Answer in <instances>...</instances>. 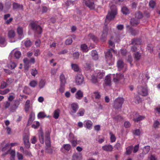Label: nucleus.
I'll return each mask as SVG.
<instances>
[{
  "label": "nucleus",
  "instance_id": "nucleus-1",
  "mask_svg": "<svg viewBox=\"0 0 160 160\" xmlns=\"http://www.w3.org/2000/svg\"><path fill=\"white\" fill-rule=\"evenodd\" d=\"M110 11H109L106 16L105 22L107 21H110L113 19L117 13V9L116 6L113 5L110 7Z\"/></svg>",
  "mask_w": 160,
  "mask_h": 160
},
{
  "label": "nucleus",
  "instance_id": "nucleus-2",
  "mask_svg": "<svg viewBox=\"0 0 160 160\" xmlns=\"http://www.w3.org/2000/svg\"><path fill=\"white\" fill-rule=\"evenodd\" d=\"M105 59L107 63L109 65L113 64L114 62V59L112 57V55L110 50L108 51L105 53Z\"/></svg>",
  "mask_w": 160,
  "mask_h": 160
},
{
  "label": "nucleus",
  "instance_id": "nucleus-3",
  "mask_svg": "<svg viewBox=\"0 0 160 160\" xmlns=\"http://www.w3.org/2000/svg\"><path fill=\"white\" fill-rule=\"evenodd\" d=\"M124 99L122 98H118L114 101L113 107L116 109H118L122 107L124 102Z\"/></svg>",
  "mask_w": 160,
  "mask_h": 160
},
{
  "label": "nucleus",
  "instance_id": "nucleus-4",
  "mask_svg": "<svg viewBox=\"0 0 160 160\" xmlns=\"http://www.w3.org/2000/svg\"><path fill=\"white\" fill-rule=\"evenodd\" d=\"M113 76V81L116 84L119 83L121 80L124 79V76L122 73L114 74Z\"/></svg>",
  "mask_w": 160,
  "mask_h": 160
},
{
  "label": "nucleus",
  "instance_id": "nucleus-5",
  "mask_svg": "<svg viewBox=\"0 0 160 160\" xmlns=\"http://www.w3.org/2000/svg\"><path fill=\"white\" fill-rule=\"evenodd\" d=\"M23 62L24 63V68L25 70L28 71L29 68L31 66L30 63H34L35 62V59L33 58H32L30 61H29L27 58H25L23 60Z\"/></svg>",
  "mask_w": 160,
  "mask_h": 160
},
{
  "label": "nucleus",
  "instance_id": "nucleus-6",
  "mask_svg": "<svg viewBox=\"0 0 160 160\" xmlns=\"http://www.w3.org/2000/svg\"><path fill=\"white\" fill-rule=\"evenodd\" d=\"M138 92L142 96H146L148 94V91L146 87L139 86L138 87Z\"/></svg>",
  "mask_w": 160,
  "mask_h": 160
},
{
  "label": "nucleus",
  "instance_id": "nucleus-7",
  "mask_svg": "<svg viewBox=\"0 0 160 160\" xmlns=\"http://www.w3.org/2000/svg\"><path fill=\"white\" fill-rule=\"evenodd\" d=\"M30 26L33 30H35L37 33L40 34L42 33V29L41 27L37 25L35 22H32Z\"/></svg>",
  "mask_w": 160,
  "mask_h": 160
},
{
  "label": "nucleus",
  "instance_id": "nucleus-8",
  "mask_svg": "<svg viewBox=\"0 0 160 160\" xmlns=\"http://www.w3.org/2000/svg\"><path fill=\"white\" fill-rule=\"evenodd\" d=\"M117 66L119 70H122L123 71H125L127 68V66L123 63L122 61L119 60L117 63Z\"/></svg>",
  "mask_w": 160,
  "mask_h": 160
},
{
  "label": "nucleus",
  "instance_id": "nucleus-9",
  "mask_svg": "<svg viewBox=\"0 0 160 160\" xmlns=\"http://www.w3.org/2000/svg\"><path fill=\"white\" fill-rule=\"evenodd\" d=\"M84 78L81 74H78L76 76L75 82L77 85H80L82 84L84 82Z\"/></svg>",
  "mask_w": 160,
  "mask_h": 160
},
{
  "label": "nucleus",
  "instance_id": "nucleus-10",
  "mask_svg": "<svg viewBox=\"0 0 160 160\" xmlns=\"http://www.w3.org/2000/svg\"><path fill=\"white\" fill-rule=\"evenodd\" d=\"M132 44L133 45H138L141 44V42L140 40L138 39H134L132 41ZM137 48L134 45L131 48V50L133 52H135L136 51Z\"/></svg>",
  "mask_w": 160,
  "mask_h": 160
},
{
  "label": "nucleus",
  "instance_id": "nucleus-11",
  "mask_svg": "<svg viewBox=\"0 0 160 160\" xmlns=\"http://www.w3.org/2000/svg\"><path fill=\"white\" fill-rule=\"evenodd\" d=\"M70 106L71 107L72 110L70 112V114L72 115H73L77 112L78 108V106L77 103H72L71 104Z\"/></svg>",
  "mask_w": 160,
  "mask_h": 160
},
{
  "label": "nucleus",
  "instance_id": "nucleus-12",
  "mask_svg": "<svg viewBox=\"0 0 160 160\" xmlns=\"http://www.w3.org/2000/svg\"><path fill=\"white\" fill-rule=\"evenodd\" d=\"M84 127L87 129L90 130L93 125L92 122L90 120H87L84 122Z\"/></svg>",
  "mask_w": 160,
  "mask_h": 160
},
{
  "label": "nucleus",
  "instance_id": "nucleus-13",
  "mask_svg": "<svg viewBox=\"0 0 160 160\" xmlns=\"http://www.w3.org/2000/svg\"><path fill=\"white\" fill-rule=\"evenodd\" d=\"M92 0H85V4L90 9H93L95 8V5L92 2Z\"/></svg>",
  "mask_w": 160,
  "mask_h": 160
},
{
  "label": "nucleus",
  "instance_id": "nucleus-14",
  "mask_svg": "<svg viewBox=\"0 0 160 160\" xmlns=\"http://www.w3.org/2000/svg\"><path fill=\"white\" fill-rule=\"evenodd\" d=\"M23 141L25 147L29 148L30 147V143L29 142V138L28 135H25L23 137Z\"/></svg>",
  "mask_w": 160,
  "mask_h": 160
},
{
  "label": "nucleus",
  "instance_id": "nucleus-15",
  "mask_svg": "<svg viewBox=\"0 0 160 160\" xmlns=\"http://www.w3.org/2000/svg\"><path fill=\"white\" fill-rule=\"evenodd\" d=\"M11 54L13 55L17 59L20 58L21 55V52L15 49L13 50L12 51Z\"/></svg>",
  "mask_w": 160,
  "mask_h": 160
},
{
  "label": "nucleus",
  "instance_id": "nucleus-16",
  "mask_svg": "<svg viewBox=\"0 0 160 160\" xmlns=\"http://www.w3.org/2000/svg\"><path fill=\"white\" fill-rule=\"evenodd\" d=\"M145 118L144 116H141L136 113L135 114L133 118V121L135 122H138L143 120Z\"/></svg>",
  "mask_w": 160,
  "mask_h": 160
},
{
  "label": "nucleus",
  "instance_id": "nucleus-17",
  "mask_svg": "<svg viewBox=\"0 0 160 160\" xmlns=\"http://www.w3.org/2000/svg\"><path fill=\"white\" fill-rule=\"evenodd\" d=\"M35 119V114L33 112H31L30 113L27 125L29 126L33 123V121Z\"/></svg>",
  "mask_w": 160,
  "mask_h": 160
},
{
  "label": "nucleus",
  "instance_id": "nucleus-18",
  "mask_svg": "<svg viewBox=\"0 0 160 160\" xmlns=\"http://www.w3.org/2000/svg\"><path fill=\"white\" fill-rule=\"evenodd\" d=\"M119 39L118 37L117 38L115 39L114 37H112L108 41V44L109 46L112 47H114L115 45L113 42V41H114L115 42H118L119 41Z\"/></svg>",
  "mask_w": 160,
  "mask_h": 160
},
{
  "label": "nucleus",
  "instance_id": "nucleus-19",
  "mask_svg": "<svg viewBox=\"0 0 160 160\" xmlns=\"http://www.w3.org/2000/svg\"><path fill=\"white\" fill-rule=\"evenodd\" d=\"M102 149L107 152H111L113 149V147L111 145H106L102 147Z\"/></svg>",
  "mask_w": 160,
  "mask_h": 160
},
{
  "label": "nucleus",
  "instance_id": "nucleus-20",
  "mask_svg": "<svg viewBox=\"0 0 160 160\" xmlns=\"http://www.w3.org/2000/svg\"><path fill=\"white\" fill-rule=\"evenodd\" d=\"M97 76L99 79H102L104 75V72L102 70H97L96 71Z\"/></svg>",
  "mask_w": 160,
  "mask_h": 160
},
{
  "label": "nucleus",
  "instance_id": "nucleus-21",
  "mask_svg": "<svg viewBox=\"0 0 160 160\" xmlns=\"http://www.w3.org/2000/svg\"><path fill=\"white\" fill-rule=\"evenodd\" d=\"M76 98L78 100H80L83 97V93L80 90L77 91L75 94Z\"/></svg>",
  "mask_w": 160,
  "mask_h": 160
},
{
  "label": "nucleus",
  "instance_id": "nucleus-22",
  "mask_svg": "<svg viewBox=\"0 0 160 160\" xmlns=\"http://www.w3.org/2000/svg\"><path fill=\"white\" fill-rule=\"evenodd\" d=\"M17 65V63L15 62L11 61L7 64L8 68L10 69H13L15 68Z\"/></svg>",
  "mask_w": 160,
  "mask_h": 160
},
{
  "label": "nucleus",
  "instance_id": "nucleus-23",
  "mask_svg": "<svg viewBox=\"0 0 160 160\" xmlns=\"http://www.w3.org/2000/svg\"><path fill=\"white\" fill-rule=\"evenodd\" d=\"M110 75L107 76L105 78V85L106 86H110L111 84V78L110 76Z\"/></svg>",
  "mask_w": 160,
  "mask_h": 160
},
{
  "label": "nucleus",
  "instance_id": "nucleus-24",
  "mask_svg": "<svg viewBox=\"0 0 160 160\" xmlns=\"http://www.w3.org/2000/svg\"><path fill=\"white\" fill-rule=\"evenodd\" d=\"M108 32V29L107 28L104 29L103 30L101 38V39L102 41H104L105 40L107 35Z\"/></svg>",
  "mask_w": 160,
  "mask_h": 160
},
{
  "label": "nucleus",
  "instance_id": "nucleus-25",
  "mask_svg": "<svg viewBox=\"0 0 160 160\" xmlns=\"http://www.w3.org/2000/svg\"><path fill=\"white\" fill-rule=\"evenodd\" d=\"M15 33L14 30L11 29L8 30V36L9 38H13L15 36Z\"/></svg>",
  "mask_w": 160,
  "mask_h": 160
},
{
  "label": "nucleus",
  "instance_id": "nucleus-26",
  "mask_svg": "<svg viewBox=\"0 0 160 160\" xmlns=\"http://www.w3.org/2000/svg\"><path fill=\"white\" fill-rule=\"evenodd\" d=\"M82 158V155L80 153H76L72 157V160H81Z\"/></svg>",
  "mask_w": 160,
  "mask_h": 160
},
{
  "label": "nucleus",
  "instance_id": "nucleus-27",
  "mask_svg": "<svg viewBox=\"0 0 160 160\" xmlns=\"http://www.w3.org/2000/svg\"><path fill=\"white\" fill-rule=\"evenodd\" d=\"M9 147L7 143L6 144L5 146L2 149V151L5 152L4 154H7L10 153V149L9 148L8 149V148Z\"/></svg>",
  "mask_w": 160,
  "mask_h": 160
},
{
  "label": "nucleus",
  "instance_id": "nucleus-28",
  "mask_svg": "<svg viewBox=\"0 0 160 160\" xmlns=\"http://www.w3.org/2000/svg\"><path fill=\"white\" fill-rule=\"evenodd\" d=\"M45 143L47 147H50L51 143L50 140L49 136L48 134L45 136Z\"/></svg>",
  "mask_w": 160,
  "mask_h": 160
},
{
  "label": "nucleus",
  "instance_id": "nucleus-29",
  "mask_svg": "<svg viewBox=\"0 0 160 160\" xmlns=\"http://www.w3.org/2000/svg\"><path fill=\"white\" fill-rule=\"evenodd\" d=\"M38 137L40 142L43 143L44 142V137L42 131H40L39 133Z\"/></svg>",
  "mask_w": 160,
  "mask_h": 160
},
{
  "label": "nucleus",
  "instance_id": "nucleus-30",
  "mask_svg": "<svg viewBox=\"0 0 160 160\" xmlns=\"http://www.w3.org/2000/svg\"><path fill=\"white\" fill-rule=\"evenodd\" d=\"M91 55L93 58L95 60H97L98 56L97 51L95 50H93L91 52Z\"/></svg>",
  "mask_w": 160,
  "mask_h": 160
},
{
  "label": "nucleus",
  "instance_id": "nucleus-31",
  "mask_svg": "<svg viewBox=\"0 0 160 160\" xmlns=\"http://www.w3.org/2000/svg\"><path fill=\"white\" fill-rule=\"evenodd\" d=\"M38 118H43L45 117L50 118V116H47L44 112H39L38 115Z\"/></svg>",
  "mask_w": 160,
  "mask_h": 160
},
{
  "label": "nucleus",
  "instance_id": "nucleus-32",
  "mask_svg": "<svg viewBox=\"0 0 160 160\" xmlns=\"http://www.w3.org/2000/svg\"><path fill=\"white\" fill-rule=\"evenodd\" d=\"M60 113V110L59 109H58L55 110L53 112V117L55 119H58Z\"/></svg>",
  "mask_w": 160,
  "mask_h": 160
},
{
  "label": "nucleus",
  "instance_id": "nucleus-33",
  "mask_svg": "<svg viewBox=\"0 0 160 160\" xmlns=\"http://www.w3.org/2000/svg\"><path fill=\"white\" fill-rule=\"evenodd\" d=\"M17 32L19 36H21L23 38L24 37L23 33L22 28L20 26L18 27L17 29Z\"/></svg>",
  "mask_w": 160,
  "mask_h": 160
},
{
  "label": "nucleus",
  "instance_id": "nucleus-34",
  "mask_svg": "<svg viewBox=\"0 0 160 160\" xmlns=\"http://www.w3.org/2000/svg\"><path fill=\"white\" fill-rule=\"evenodd\" d=\"M71 67L72 69L75 72H78L79 71L80 69L78 64H72Z\"/></svg>",
  "mask_w": 160,
  "mask_h": 160
},
{
  "label": "nucleus",
  "instance_id": "nucleus-35",
  "mask_svg": "<svg viewBox=\"0 0 160 160\" xmlns=\"http://www.w3.org/2000/svg\"><path fill=\"white\" fill-rule=\"evenodd\" d=\"M134 57L135 60L137 61L139 60L141 57V53L139 52H137L134 53Z\"/></svg>",
  "mask_w": 160,
  "mask_h": 160
},
{
  "label": "nucleus",
  "instance_id": "nucleus-36",
  "mask_svg": "<svg viewBox=\"0 0 160 160\" xmlns=\"http://www.w3.org/2000/svg\"><path fill=\"white\" fill-rule=\"evenodd\" d=\"M81 50L84 52H87L89 50L87 46L85 44H82L81 46Z\"/></svg>",
  "mask_w": 160,
  "mask_h": 160
},
{
  "label": "nucleus",
  "instance_id": "nucleus-37",
  "mask_svg": "<svg viewBox=\"0 0 160 160\" xmlns=\"http://www.w3.org/2000/svg\"><path fill=\"white\" fill-rule=\"evenodd\" d=\"M150 150V147L148 146H145L143 149L142 153L146 154L148 153Z\"/></svg>",
  "mask_w": 160,
  "mask_h": 160
},
{
  "label": "nucleus",
  "instance_id": "nucleus-38",
  "mask_svg": "<svg viewBox=\"0 0 160 160\" xmlns=\"http://www.w3.org/2000/svg\"><path fill=\"white\" fill-rule=\"evenodd\" d=\"M131 24L133 26H135L137 25L139 22V21L138 20H136L134 18H132L131 19Z\"/></svg>",
  "mask_w": 160,
  "mask_h": 160
},
{
  "label": "nucleus",
  "instance_id": "nucleus-39",
  "mask_svg": "<svg viewBox=\"0 0 160 160\" xmlns=\"http://www.w3.org/2000/svg\"><path fill=\"white\" fill-rule=\"evenodd\" d=\"M110 141L111 142H115L116 140V138L115 135L111 132L109 133Z\"/></svg>",
  "mask_w": 160,
  "mask_h": 160
},
{
  "label": "nucleus",
  "instance_id": "nucleus-40",
  "mask_svg": "<svg viewBox=\"0 0 160 160\" xmlns=\"http://www.w3.org/2000/svg\"><path fill=\"white\" fill-rule=\"evenodd\" d=\"M60 80L61 82V84H65L66 82V79L64 75L62 74L60 76Z\"/></svg>",
  "mask_w": 160,
  "mask_h": 160
},
{
  "label": "nucleus",
  "instance_id": "nucleus-41",
  "mask_svg": "<svg viewBox=\"0 0 160 160\" xmlns=\"http://www.w3.org/2000/svg\"><path fill=\"white\" fill-rule=\"evenodd\" d=\"M39 122L38 121H34L32 125V127L34 129L37 128L39 126Z\"/></svg>",
  "mask_w": 160,
  "mask_h": 160
},
{
  "label": "nucleus",
  "instance_id": "nucleus-42",
  "mask_svg": "<svg viewBox=\"0 0 160 160\" xmlns=\"http://www.w3.org/2000/svg\"><path fill=\"white\" fill-rule=\"evenodd\" d=\"M71 146L69 144H66L63 145V147L61 148V150L63 148L67 151H69L71 149Z\"/></svg>",
  "mask_w": 160,
  "mask_h": 160
},
{
  "label": "nucleus",
  "instance_id": "nucleus-43",
  "mask_svg": "<svg viewBox=\"0 0 160 160\" xmlns=\"http://www.w3.org/2000/svg\"><path fill=\"white\" fill-rule=\"evenodd\" d=\"M80 142V141H77L75 139L72 140V141H70V142L71 143L73 147L76 146L77 144H79Z\"/></svg>",
  "mask_w": 160,
  "mask_h": 160
},
{
  "label": "nucleus",
  "instance_id": "nucleus-44",
  "mask_svg": "<svg viewBox=\"0 0 160 160\" xmlns=\"http://www.w3.org/2000/svg\"><path fill=\"white\" fill-rule=\"evenodd\" d=\"M122 11L123 14H127L129 13V10L126 7H123L122 9Z\"/></svg>",
  "mask_w": 160,
  "mask_h": 160
},
{
  "label": "nucleus",
  "instance_id": "nucleus-45",
  "mask_svg": "<svg viewBox=\"0 0 160 160\" xmlns=\"http://www.w3.org/2000/svg\"><path fill=\"white\" fill-rule=\"evenodd\" d=\"M46 82L44 80H42L39 83V87L40 88H42L45 85Z\"/></svg>",
  "mask_w": 160,
  "mask_h": 160
},
{
  "label": "nucleus",
  "instance_id": "nucleus-46",
  "mask_svg": "<svg viewBox=\"0 0 160 160\" xmlns=\"http://www.w3.org/2000/svg\"><path fill=\"white\" fill-rule=\"evenodd\" d=\"M160 124L159 121L157 120L154 121L153 124V127L156 129L158 128L159 127Z\"/></svg>",
  "mask_w": 160,
  "mask_h": 160
},
{
  "label": "nucleus",
  "instance_id": "nucleus-47",
  "mask_svg": "<svg viewBox=\"0 0 160 160\" xmlns=\"http://www.w3.org/2000/svg\"><path fill=\"white\" fill-rule=\"evenodd\" d=\"M13 8L14 9H17L19 8H22V6L21 5H20L16 3H14L13 4Z\"/></svg>",
  "mask_w": 160,
  "mask_h": 160
},
{
  "label": "nucleus",
  "instance_id": "nucleus-48",
  "mask_svg": "<svg viewBox=\"0 0 160 160\" xmlns=\"http://www.w3.org/2000/svg\"><path fill=\"white\" fill-rule=\"evenodd\" d=\"M37 81L33 80L31 81L29 83L30 86L31 87L33 88L35 87L37 85Z\"/></svg>",
  "mask_w": 160,
  "mask_h": 160
},
{
  "label": "nucleus",
  "instance_id": "nucleus-49",
  "mask_svg": "<svg viewBox=\"0 0 160 160\" xmlns=\"http://www.w3.org/2000/svg\"><path fill=\"white\" fill-rule=\"evenodd\" d=\"M11 155L10 160H15L14 158L15 156V150H11L10 151V154Z\"/></svg>",
  "mask_w": 160,
  "mask_h": 160
},
{
  "label": "nucleus",
  "instance_id": "nucleus-50",
  "mask_svg": "<svg viewBox=\"0 0 160 160\" xmlns=\"http://www.w3.org/2000/svg\"><path fill=\"white\" fill-rule=\"evenodd\" d=\"M88 37L92 39L93 41L96 42L98 41L97 38L94 35L92 34H90L88 35Z\"/></svg>",
  "mask_w": 160,
  "mask_h": 160
},
{
  "label": "nucleus",
  "instance_id": "nucleus-51",
  "mask_svg": "<svg viewBox=\"0 0 160 160\" xmlns=\"http://www.w3.org/2000/svg\"><path fill=\"white\" fill-rule=\"evenodd\" d=\"M133 134L136 136H139L141 133V132L140 129H137L135 130L133 132Z\"/></svg>",
  "mask_w": 160,
  "mask_h": 160
},
{
  "label": "nucleus",
  "instance_id": "nucleus-52",
  "mask_svg": "<svg viewBox=\"0 0 160 160\" xmlns=\"http://www.w3.org/2000/svg\"><path fill=\"white\" fill-rule=\"evenodd\" d=\"M85 111L84 109H80L79 110L78 112L77 113L78 116H82L84 115Z\"/></svg>",
  "mask_w": 160,
  "mask_h": 160
},
{
  "label": "nucleus",
  "instance_id": "nucleus-53",
  "mask_svg": "<svg viewBox=\"0 0 160 160\" xmlns=\"http://www.w3.org/2000/svg\"><path fill=\"white\" fill-rule=\"evenodd\" d=\"M130 27L129 26H127V29L128 30V31H129L131 33V34L133 35H136V31L135 30H130L129 29Z\"/></svg>",
  "mask_w": 160,
  "mask_h": 160
},
{
  "label": "nucleus",
  "instance_id": "nucleus-54",
  "mask_svg": "<svg viewBox=\"0 0 160 160\" xmlns=\"http://www.w3.org/2000/svg\"><path fill=\"white\" fill-rule=\"evenodd\" d=\"M156 4V3L155 1L153 0H151L150 1L149 3V5L150 7L152 8H153Z\"/></svg>",
  "mask_w": 160,
  "mask_h": 160
},
{
  "label": "nucleus",
  "instance_id": "nucleus-55",
  "mask_svg": "<svg viewBox=\"0 0 160 160\" xmlns=\"http://www.w3.org/2000/svg\"><path fill=\"white\" fill-rule=\"evenodd\" d=\"M7 144L8 145V146L9 147L8 148V149L9 148H10L11 149V148L12 147H13L14 146H16L18 145V143L17 142H14V143H7Z\"/></svg>",
  "mask_w": 160,
  "mask_h": 160
},
{
  "label": "nucleus",
  "instance_id": "nucleus-56",
  "mask_svg": "<svg viewBox=\"0 0 160 160\" xmlns=\"http://www.w3.org/2000/svg\"><path fill=\"white\" fill-rule=\"evenodd\" d=\"M38 73L37 70L35 69H32L31 71V74L33 76H35Z\"/></svg>",
  "mask_w": 160,
  "mask_h": 160
},
{
  "label": "nucleus",
  "instance_id": "nucleus-57",
  "mask_svg": "<svg viewBox=\"0 0 160 160\" xmlns=\"http://www.w3.org/2000/svg\"><path fill=\"white\" fill-rule=\"evenodd\" d=\"M19 104V103H18L17 105L16 104L12 105L11 108V111L12 112L14 111L17 108Z\"/></svg>",
  "mask_w": 160,
  "mask_h": 160
},
{
  "label": "nucleus",
  "instance_id": "nucleus-58",
  "mask_svg": "<svg viewBox=\"0 0 160 160\" xmlns=\"http://www.w3.org/2000/svg\"><path fill=\"white\" fill-rule=\"evenodd\" d=\"M91 81L92 83H96L98 82L97 78L94 76H92Z\"/></svg>",
  "mask_w": 160,
  "mask_h": 160
},
{
  "label": "nucleus",
  "instance_id": "nucleus-59",
  "mask_svg": "<svg viewBox=\"0 0 160 160\" xmlns=\"http://www.w3.org/2000/svg\"><path fill=\"white\" fill-rule=\"evenodd\" d=\"M31 44V42L29 40H27L24 42V44L26 47L30 46Z\"/></svg>",
  "mask_w": 160,
  "mask_h": 160
},
{
  "label": "nucleus",
  "instance_id": "nucleus-60",
  "mask_svg": "<svg viewBox=\"0 0 160 160\" xmlns=\"http://www.w3.org/2000/svg\"><path fill=\"white\" fill-rule=\"evenodd\" d=\"M72 41L71 38H69L67 39L65 42L66 44L67 45H69L72 43Z\"/></svg>",
  "mask_w": 160,
  "mask_h": 160
},
{
  "label": "nucleus",
  "instance_id": "nucleus-61",
  "mask_svg": "<svg viewBox=\"0 0 160 160\" xmlns=\"http://www.w3.org/2000/svg\"><path fill=\"white\" fill-rule=\"evenodd\" d=\"M136 18H141L142 17V15L141 12H138L135 14Z\"/></svg>",
  "mask_w": 160,
  "mask_h": 160
},
{
  "label": "nucleus",
  "instance_id": "nucleus-62",
  "mask_svg": "<svg viewBox=\"0 0 160 160\" xmlns=\"http://www.w3.org/2000/svg\"><path fill=\"white\" fill-rule=\"evenodd\" d=\"M93 95L96 99H99L100 97V95L98 92H95L93 93Z\"/></svg>",
  "mask_w": 160,
  "mask_h": 160
},
{
  "label": "nucleus",
  "instance_id": "nucleus-63",
  "mask_svg": "<svg viewBox=\"0 0 160 160\" xmlns=\"http://www.w3.org/2000/svg\"><path fill=\"white\" fill-rule=\"evenodd\" d=\"M132 151V147H129L127 148H126V153L128 154H130Z\"/></svg>",
  "mask_w": 160,
  "mask_h": 160
},
{
  "label": "nucleus",
  "instance_id": "nucleus-64",
  "mask_svg": "<svg viewBox=\"0 0 160 160\" xmlns=\"http://www.w3.org/2000/svg\"><path fill=\"white\" fill-rule=\"evenodd\" d=\"M17 157L19 160H22L23 159V157L22 155L18 152L17 153Z\"/></svg>",
  "mask_w": 160,
  "mask_h": 160
}]
</instances>
